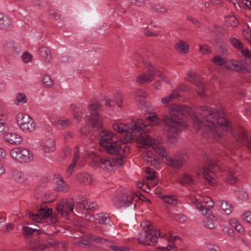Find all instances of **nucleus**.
<instances>
[{"instance_id": "nucleus-47", "label": "nucleus", "mask_w": 251, "mask_h": 251, "mask_svg": "<svg viewBox=\"0 0 251 251\" xmlns=\"http://www.w3.org/2000/svg\"><path fill=\"white\" fill-rule=\"evenodd\" d=\"M230 42L234 48L238 49L239 50L243 49V44L240 40L236 39V38H231L230 39Z\"/></svg>"}, {"instance_id": "nucleus-10", "label": "nucleus", "mask_w": 251, "mask_h": 251, "mask_svg": "<svg viewBox=\"0 0 251 251\" xmlns=\"http://www.w3.org/2000/svg\"><path fill=\"white\" fill-rule=\"evenodd\" d=\"M123 164V158L121 157H117L112 160L105 158L100 159L99 166L100 168L107 172L114 171L118 167L122 166Z\"/></svg>"}, {"instance_id": "nucleus-41", "label": "nucleus", "mask_w": 251, "mask_h": 251, "mask_svg": "<svg viewBox=\"0 0 251 251\" xmlns=\"http://www.w3.org/2000/svg\"><path fill=\"white\" fill-rule=\"evenodd\" d=\"M89 239L91 241L95 242L98 243L105 244L106 245L108 243V242L110 241L108 240L105 239L103 238L100 237L98 236H97L93 234L89 235Z\"/></svg>"}, {"instance_id": "nucleus-46", "label": "nucleus", "mask_w": 251, "mask_h": 251, "mask_svg": "<svg viewBox=\"0 0 251 251\" xmlns=\"http://www.w3.org/2000/svg\"><path fill=\"white\" fill-rule=\"evenodd\" d=\"M9 128L7 124L3 119H0V134L5 135L8 131Z\"/></svg>"}, {"instance_id": "nucleus-1", "label": "nucleus", "mask_w": 251, "mask_h": 251, "mask_svg": "<svg viewBox=\"0 0 251 251\" xmlns=\"http://www.w3.org/2000/svg\"><path fill=\"white\" fill-rule=\"evenodd\" d=\"M146 118L150 121V124L146 123L142 119L132 121L129 125L117 122L113 125V129L121 133L126 132L127 141L136 140L139 146L145 149L151 148L157 155L164 161L168 157L166 150L155 139L148 135L147 132H151L153 127L151 125H158L160 119L154 113H149Z\"/></svg>"}, {"instance_id": "nucleus-39", "label": "nucleus", "mask_w": 251, "mask_h": 251, "mask_svg": "<svg viewBox=\"0 0 251 251\" xmlns=\"http://www.w3.org/2000/svg\"><path fill=\"white\" fill-rule=\"evenodd\" d=\"M106 246L114 251H129V249L127 247L119 246L113 244L110 241L106 244Z\"/></svg>"}, {"instance_id": "nucleus-6", "label": "nucleus", "mask_w": 251, "mask_h": 251, "mask_svg": "<svg viewBox=\"0 0 251 251\" xmlns=\"http://www.w3.org/2000/svg\"><path fill=\"white\" fill-rule=\"evenodd\" d=\"M79 153L81 154L84 157H93L96 156L94 149H90L89 146L81 145L80 147H76L73 161L68 167L67 173H72V171L75 170V167L81 168L85 163L84 161H80Z\"/></svg>"}, {"instance_id": "nucleus-21", "label": "nucleus", "mask_w": 251, "mask_h": 251, "mask_svg": "<svg viewBox=\"0 0 251 251\" xmlns=\"http://www.w3.org/2000/svg\"><path fill=\"white\" fill-rule=\"evenodd\" d=\"M143 159L144 162L148 165L154 167L157 170L160 168V165L159 161L155 158L154 154L151 150L147 151L144 153Z\"/></svg>"}, {"instance_id": "nucleus-54", "label": "nucleus", "mask_w": 251, "mask_h": 251, "mask_svg": "<svg viewBox=\"0 0 251 251\" xmlns=\"http://www.w3.org/2000/svg\"><path fill=\"white\" fill-rule=\"evenodd\" d=\"M241 53L246 59L251 61V51L248 49H242L241 50Z\"/></svg>"}, {"instance_id": "nucleus-25", "label": "nucleus", "mask_w": 251, "mask_h": 251, "mask_svg": "<svg viewBox=\"0 0 251 251\" xmlns=\"http://www.w3.org/2000/svg\"><path fill=\"white\" fill-rule=\"evenodd\" d=\"M50 120L52 124L59 126L62 128L68 127L71 125V121L69 119L63 118L57 119L53 115L50 116Z\"/></svg>"}, {"instance_id": "nucleus-44", "label": "nucleus", "mask_w": 251, "mask_h": 251, "mask_svg": "<svg viewBox=\"0 0 251 251\" xmlns=\"http://www.w3.org/2000/svg\"><path fill=\"white\" fill-rule=\"evenodd\" d=\"M71 107L72 110L74 111V118L77 123H79L80 121L82 116V112L78 110V109H76V107L75 105H71Z\"/></svg>"}, {"instance_id": "nucleus-56", "label": "nucleus", "mask_w": 251, "mask_h": 251, "mask_svg": "<svg viewBox=\"0 0 251 251\" xmlns=\"http://www.w3.org/2000/svg\"><path fill=\"white\" fill-rule=\"evenodd\" d=\"M153 8L154 10L160 13H165L167 11V8L161 4L155 5Z\"/></svg>"}, {"instance_id": "nucleus-42", "label": "nucleus", "mask_w": 251, "mask_h": 251, "mask_svg": "<svg viewBox=\"0 0 251 251\" xmlns=\"http://www.w3.org/2000/svg\"><path fill=\"white\" fill-rule=\"evenodd\" d=\"M40 53L41 55L46 58V61L50 62L51 59L50 50L47 47L41 48L40 50Z\"/></svg>"}, {"instance_id": "nucleus-63", "label": "nucleus", "mask_w": 251, "mask_h": 251, "mask_svg": "<svg viewBox=\"0 0 251 251\" xmlns=\"http://www.w3.org/2000/svg\"><path fill=\"white\" fill-rule=\"evenodd\" d=\"M206 248L210 251H219L220 248L215 245L211 243H207L206 244Z\"/></svg>"}, {"instance_id": "nucleus-36", "label": "nucleus", "mask_w": 251, "mask_h": 251, "mask_svg": "<svg viewBox=\"0 0 251 251\" xmlns=\"http://www.w3.org/2000/svg\"><path fill=\"white\" fill-rule=\"evenodd\" d=\"M225 22L227 26H236L238 25V20L235 16L229 15L225 17Z\"/></svg>"}, {"instance_id": "nucleus-55", "label": "nucleus", "mask_w": 251, "mask_h": 251, "mask_svg": "<svg viewBox=\"0 0 251 251\" xmlns=\"http://www.w3.org/2000/svg\"><path fill=\"white\" fill-rule=\"evenodd\" d=\"M54 200V198L53 196H50L49 194L45 193L42 198V201L44 203H48L53 201Z\"/></svg>"}, {"instance_id": "nucleus-17", "label": "nucleus", "mask_w": 251, "mask_h": 251, "mask_svg": "<svg viewBox=\"0 0 251 251\" xmlns=\"http://www.w3.org/2000/svg\"><path fill=\"white\" fill-rule=\"evenodd\" d=\"M98 139L100 145L104 147L114 141H118V137L110 131L103 130L98 135Z\"/></svg>"}, {"instance_id": "nucleus-11", "label": "nucleus", "mask_w": 251, "mask_h": 251, "mask_svg": "<svg viewBox=\"0 0 251 251\" xmlns=\"http://www.w3.org/2000/svg\"><path fill=\"white\" fill-rule=\"evenodd\" d=\"M12 157L20 162L28 163L33 160V155L30 151L25 148H16L11 151Z\"/></svg>"}, {"instance_id": "nucleus-22", "label": "nucleus", "mask_w": 251, "mask_h": 251, "mask_svg": "<svg viewBox=\"0 0 251 251\" xmlns=\"http://www.w3.org/2000/svg\"><path fill=\"white\" fill-rule=\"evenodd\" d=\"M149 70L146 72L137 79V82L139 84H143L151 81L155 75V69L151 65H150Z\"/></svg>"}, {"instance_id": "nucleus-43", "label": "nucleus", "mask_w": 251, "mask_h": 251, "mask_svg": "<svg viewBox=\"0 0 251 251\" xmlns=\"http://www.w3.org/2000/svg\"><path fill=\"white\" fill-rule=\"evenodd\" d=\"M237 197L242 201H246L249 198L248 194L243 189H238L235 191Z\"/></svg>"}, {"instance_id": "nucleus-38", "label": "nucleus", "mask_w": 251, "mask_h": 251, "mask_svg": "<svg viewBox=\"0 0 251 251\" xmlns=\"http://www.w3.org/2000/svg\"><path fill=\"white\" fill-rule=\"evenodd\" d=\"M180 97V95L176 91H174L169 96L166 98L161 99V102L167 104L171 101L173 100L177 99Z\"/></svg>"}, {"instance_id": "nucleus-28", "label": "nucleus", "mask_w": 251, "mask_h": 251, "mask_svg": "<svg viewBox=\"0 0 251 251\" xmlns=\"http://www.w3.org/2000/svg\"><path fill=\"white\" fill-rule=\"evenodd\" d=\"M28 247L32 251H48L49 250L48 245L41 244L34 241H30Z\"/></svg>"}, {"instance_id": "nucleus-62", "label": "nucleus", "mask_w": 251, "mask_h": 251, "mask_svg": "<svg viewBox=\"0 0 251 251\" xmlns=\"http://www.w3.org/2000/svg\"><path fill=\"white\" fill-rule=\"evenodd\" d=\"M177 91L179 92H185L189 90V88L184 84H179L176 88Z\"/></svg>"}, {"instance_id": "nucleus-24", "label": "nucleus", "mask_w": 251, "mask_h": 251, "mask_svg": "<svg viewBox=\"0 0 251 251\" xmlns=\"http://www.w3.org/2000/svg\"><path fill=\"white\" fill-rule=\"evenodd\" d=\"M53 181L58 191L67 192L69 190L68 185L63 180L60 174H54Z\"/></svg>"}, {"instance_id": "nucleus-60", "label": "nucleus", "mask_w": 251, "mask_h": 251, "mask_svg": "<svg viewBox=\"0 0 251 251\" xmlns=\"http://www.w3.org/2000/svg\"><path fill=\"white\" fill-rule=\"evenodd\" d=\"M43 82L46 86L49 87L52 85L53 81L49 75H46L43 78Z\"/></svg>"}, {"instance_id": "nucleus-51", "label": "nucleus", "mask_w": 251, "mask_h": 251, "mask_svg": "<svg viewBox=\"0 0 251 251\" xmlns=\"http://www.w3.org/2000/svg\"><path fill=\"white\" fill-rule=\"evenodd\" d=\"M3 21L6 22V25L9 22V17L2 13H0V27H4V25L1 23Z\"/></svg>"}, {"instance_id": "nucleus-32", "label": "nucleus", "mask_w": 251, "mask_h": 251, "mask_svg": "<svg viewBox=\"0 0 251 251\" xmlns=\"http://www.w3.org/2000/svg\"><path fill=\"white\" fill-rule=\"evenodd\" d=\"M76 177L79 182L85 185L90 184L92 180L90 174H77Z\"/></svg>"}, {"instance_id": "nucleus-5", "label": "nucleus", "mask_w": 251, "mask_h": 251, "mask_svg": "<svg viewBox=\"0 0 251 251\" xmlns=\"http://www.w3.org/2000/svg\"><path fill=\"white\" fill-rule=\"evenodd\" d=\"M101 105L100 101L95 99L91 100V103L88 106L90 116H87L85 119L86 125L81 128V132L87 134L90 132L91 128H100L102 126L101 121L99 116V110Z\"/></svg>"}, {"instance_id": "nucleus-34", "label": "nucleus", "mask_w": 251, "mask_h": 251, "mask_svg": "<svg viewBox=\"0 0 251 251\" xmlns=\"http://www.w3.org/2000/svg\"><path fill=\"white\" fill-rule=\"evenodd\" d=\"M191 202L195 205L196 207L200 211H201L203 215H205L208 213V211L209 210V208H206L205 206L201 205L199 202L198 201L197 199L193 197H191Z\"/></svg>"}, {"instance_id": "nucleus-13", "label": "nucleus", "mask_w": 251, "mask_h": 251, "mask_svg": "<svg viewBox=\"0 0 251 251\" xmlns=\"http://www.w3.org/2000/svg\"><path fill=\"white\" fill-rule=\"evenodd\" d=\"M74 201L71 199H62L56 205V210L59 214L66 219L69 218V214L73 212Z\"/></svg>"}, {"instance_id": "nucleus-2", "label": "nucleus", "mask_w": 251, "mask_h": 251, "mask_svg": "<svg viewBox=\"0 0 251 251\" xmlns=\"http://www.w3.org/2000/svg\"><path fill=\"white\" fill-rule=\"evenodd\" d=\"M200 110L203 120L201 121L195 116L194 122L198 134L201 138L208 142L218 141L219 138L224 137L225 130H231L228 121L224 117L223 109L215 111L206 106H201Z\"/></svg>"}, {"instance_id": "nucleus-29", "label": "nucleus", "mask_w": 251, "mask_h": 251, "mask_svg": "<svg viewBox=\"0 0 251 251\" xmlns=\"http://www.w3.org/2000/svg\"><path fill=\"white\" fill-rule=\"evenodd\" d=\"M42 150L48 153L52 151L55 146L54 141L51 138H48L43 140L41 144Z\"/></svg>"}, {"instance_id": "nucleus-59", "label": "nucleus", "mask_w": 251, "mask_h": 251, "mask_svg": "<svg viewBox=\"0 0 251 251\" xmlns=\"http://www.w3.org/2000/svg\"><path fill=\"white\" fill-rule=\"evenodd\" d=\"M74 137V134L71 131H67V132H65L64 134V139L65 142H66L70 140Z\"/></svg>"}, {"instance_id": "nucleus-30", "label": "nucleus", "mask_w": 251, "mask_h": 251, "mask_svg": "<svg viewBox=\"0 0 251 251\" xmlns=\"http://www.w3.org/2000/svg\"><path fill=\"white\" fill-rule=\"evenodd\" d=\"M95 219L100 224L111 226V220L107 213H99L96 215Z\"/></svg>"}, {"instance_id": "nucleus-61", "label": "nucleus", "mask_w": 251, "mask_h": 251, "mask_svg": "<svg viewBox=\"0 0 251 251\" xmlns=\"http://www.w3.org/2000/svg\"><path fill=\"white\" fill-rule=\"evenodd\" d=\"M161 251H176V247L169 244L166 247H161Z\"/></svg>"}, {"instance_id": "nucleus-15", "label": "nucleus", "mask_w": 251, "mask_h": 251, "mask_svg": "<svg viewBox=\"0 0 251 251\" xmlns=\"http://www.w3.org/2000/svg\"><path fill=\"white\" fill-rule=\"evenodd\" d=\"M185 79L187 81H190L200 86L201 90L198 91V94L201 98H204L205 96L206 95L205 87L202 83V80L195 72L192 70L188 71Z\"/></svg>"}, {"instance_id": "nucleus-3", "label": "nucleus", "mask_w": 251, "mask_h": 251, "mask_svg": "<svg viewBox=\"0 0 251 251\" xmlns=\"http://www.w3.org/2000/svg\"><path fill=\"white\" fill-rule=\"evenodd\" d=\"M168 113L169 115L163 116L162 122L165 131L175 134L168 137L169 143L174 147L181 142V136L178 133L187 126V124L181 119L184 117L191 116L193 110L188 106L172 104L169 106Z\"/></svg>"}, {"instance_id": "nucleus-37", "label": "nucleus", "mask_w": 251, "mask_h": 251, "mask_svg": "<svg viewBox=\"0 0 251 251\" xmlns=\"http://www.w3.org/2000/svg\"><path fill=\"white\" fill-rule=\"evenodd\" d=\"M193 182V178L189 174H183L181 178L179 179V182L182 185L191 184Z\"/></svg>"}, {"instance_id": "nucleus-18", "label": "nucleus", "mask_w": 251, "mask_h": 251, "mask_svg": "<svg viewBox=\"0 0 251 251\" xmlns=\"http://www.w3.org/2000/svg\"><path fill=\"white\" fill-rule=\"evenodd\" d=\"M52 211V210L50 208H42L36 214L28 212L26 215L30 219L36 222L40 223L42 219L49 217L51 215Z\"/></svg>"}, {"instance_id": "nucleus-64", "label": "nucleus", "mask_w": 251, "mask_h": 251, "mask_svg": "<svg viewBox=\"0 0 251 251\" xmlns=\"http://www.w3.org/2000/svg\"><path fill=\"white\" fill-rule=\"evenodd\" d=\"M243 218L247 222L251 224V212L247 211L243 213Z\"/></svg>"}, {"instance_id": "nucleus-35", "label": "nucleus", "mask_w": 251, "mask_h": 251, "mask_svg": "<svg viewBox=\"0 0 251 251\" xmlns=\"http://www.w3.org/2000/svg\"><path fill=\"white\" fill-rule=\"evenodd\" d=\"M14 101L15 104L18 105L24 104L27 101L26 96L23 93H18L16 95Z\"/></svg>"}, {"instance_id": "nucleus-14", "label": "nucleus", "mask_w": 251, "mask_h": 251, "mask_svg": "<svg viewBox=\"0 0 251 251\" xmlns=\"http://www.w3.org/2000/svg\"><path fill=\"white\" fill-rule=\"evenodd\" d=\"M104 148L108 153L114 155L119 154L121 152L122 149L123 152L126 155L128 153L130 150V148L128 145L122 144L118 140L112 142Z\"/></svg>"}, {"instance_id": "nucleus-9", "label": "nucleus", "mask_w": 251, "mask_h": 251, "mask_svg": "<svg viewBox=\"0 0 251 251\" xmlns=\"http://www.w3.org/2000/svg\"><path fill=\"white\" fill-rule=\"evenodd\" d=\"M188 155L185 151H181L173 155L168 156L164 162L166 164L172 168L178 169L180 168L186 162L188 159Z\"/></svg>"}, {"instance_id": "nucleus-7", "label": "nucleus", "mask_w": 251, "mask_h": 251, "mask_svg": "<svg viewBox=\"0 0 251 251\" xmlns=\"http://www.w3.org/2000/svg\"><path fill=\"white\" fill-rule=\"evenodd\" d=\"M117 194L113 201L118 208H126L132 205L135 206V198L137 195L134 192L128 191L125 194L124 190L121 189Z\"/></svg>"}, {"instance_id": "nucleus-57", "label": "nucleus", "mask_w": 251, "mask_h": 251, "mask_svg": "<svg viewBox=\"0 0 251 251\" xmlns=\"http://www.w3.org/2000/svg\"><path fill=\"white\" fill-rule=\"evenodd\" d=\"M200 51L202 54H207L210 51V48L207 45H200Z\"/></svg>"}, {"instance_id": "nucleus-16", "label": "nucleus", "mask_w": 251, "mask_h": 251, "mask_svg": "<svg viewBox=\"0 0 251 251\" xmlns=\"http://www.w3.org/2000/svg\"><path fill=\"white\" fill-rule=\"evenodd\" d=\"M98 139L100 145L104 147L114 141H118V137L110 131L103 130L98 135Z\"/></svg>"}, {"instance_id": "nucleus-23", "label": "nucleus", "mask_w": 251, "mask_h": 251, "mask_svg": "<svg viewBox=\"0 0 251 251\" xmlns=\"http://www.w3.org/2000/svg\"><path fill=\"white\" fill-rule=\"evenodd\" d=\"M235 139L238 142H241L247 145L251 152V135L243 130L237 135H234Z\"/></svg>"}, {"instance_id": "nucleus-52", "label": "nucleus", "mask_w": 251, "mask_h": 251, "mask_svg": "<svg viewBox=\"0 0 251 251\" xmlns=\"http://www.w3.org/2000/svg\"><path fill=\"white\" fill-rule=\"evenodd\" d=\"M13 177L18 182L23 183L25 181V178L24 174H14Z\"/></svg>"}, {"instance_id": "nucleus-31", "label": "nucleus", "mask_w": 251, "mask_h": 251, "mask_svg": "<svg viewBox=\"0 0 251 251\" xmlns=\"http://www.w3.org/2000/svg\"><path fill=\"white\" fill-rule=\"evenodd\" d=\"M22 230L23 235L25 236H30L32 235H38L42 232V231L40 229H37L25 226H23Z\"/></svg>"}, {"instance_id": "nucleus-58", "label": "nucleus", "mask_w": 251, "mask_h": 251, "mask_svg": "<svg viewBox=\"0 0 251 251\" xmlns=\"http://www.w3.org/2000/svg\"><path fill=\"white\" fill-rule=\"evenodd\" d=\"M243 34L245 38L249 42H251V31L250 29H244Z\"/></svg>"}, {"instance_id": "nucleus-45", "label": "nucleus", "mask_w": 251, "mask_h": 251, "mask_svg": "<svg viewBox=\"0 0 251 251\" xmlns=\"http://www.w3.org/2000/svg\"><path fill=\"white\" fill-rule=\"evenodd\" d=\"M213 62L216 65L222 66L226 63V59L225 58L217 55L214 57Z\"/></svg>"}, {"instance_id": "nucleus-4", "label": "nucleus", "mask_w": 251, "mask_h": 251, "mask_svg": "<svg viewBox=\"0 0 251 251\" xmlns=\"http://www.w3.org/2000/svg\"><path fill=\"white\" fill-rule=\"evenodd\" d=\"M146 225L147 227L138 235L139 242L144 245H154L157 242L158 238L164 239L171 243H173L177 238H178L177 236H173L171 233H169V235L163 234L160 230H152L149 225Z\"/></svg>"}, {"instance_id": "nucleus-8", "label": "nucleus", "mask_w": 251, "mask_h": 251, "mask_svg": "<svg viewBox=\"0 0 251 251\" xmlns=\"http://www.w3.org/2000/svg\"><path fill=\"white\" fill-rule=\"evenodd\" d=\"M201 157L200 164L195 167L196 170L194 173H216L217 170L220 168L219 164H216L215 160L206 152H202Z\"/></svg>"}, {"instance_id": "nucleus-48", "label": "nucleus", "mask_w": 251, "mask_h": 251, "mask_svg": "<svg viewBox=\"0 0 251 251\" xmlns=\"http://www.w3.org/2000/svg\"><path fill=\"white\" fill-rule=\"evenodd\" d=\"M203 177L207 180V181L211 185H213L216 183V179L214 176L215 174H212V175H210V174H202Z\"/></svg>"}, {"instance_id": "nucleus-33", "label": "nucleus", "mask_w": 251, "mask_h": 251, "mask_svg": "<svg viewBox=\"0 0 251 251\" xmlns=\"http://www.w3.org/2000/svg\"><path fill=\"white\" fill-rule=\"evenodd\" d=\"M176 50L180 53L185 54L189 51V45L185 42L180 40L175 46Z\"/></svg>"}, {"instance_id": "nucleus-20", "label": "nucleus", "mask_w": 251, "mask_h": 251, "mask_svg": "<svg viewBox=\"0 0 251 251\" xmlns=\"http://www.w3.org/2000/svg\"><path fill=\"white\" fill-rule=\"evenodd\" d=\"M230 68L235 72L246 74L249 72L246 63L241 60L231 59L230 61Z\"/></svg>"}, {"instance_id": "nucleus-50", "label": "nucleus", "mask_w": 251, "mask_h": 251, "mask_svg": "<svg viewBox=\"0 0 251 251\" xmlns=\"http://www.w3.org/2000/svg\"><path fill=\"white\" fill-rule=\"evenodd\" d=\"M235 174H227L226 176V182L230 184H233L237 181V177Z\"/></svg>"}, {"instance_id": "nucleus-26", "label": "nucleus", "mask_w": 251, "mask_h": 251, "mask_svg": "<svg viewBox=\"0 0 251 251\" xmlns=\"http://www.w3.org/2000/svg\"><path fill=\"white\" fill-rule=\"evenodd\" d=\"M5 135V141L10 144L17 145L20 144L22 141V137L17 133H11Z\"/></svg>"}, {"instance_id": "nucleus-12", "label": "nucleus", "mask_w": 251, "mask_h": 251, "mask_svg": "<svg viewBox=\"0 0 251 251\" xmlns=\"http://www.w3.org/2000/svg\"><path fill=\"white\" fill-rule=\"evenodd\" d=\"M17 123L20 128L26 132H32L35 128L33 119L27 114H19L17 115Z\"/></svg>"}, {"instance_id": "nucleus-19", "label": "nucleus", "mask_w": 251, "mask_h": 251, "mask_svg": "<svg viewBox=\"0 0 251 251\" xmlns=\"http://www.w3.org/2000/svg\"><path fill=\"white\" fill-rule=\"evenodd\" d=\"M113 97L114 100H112L107 96H104L102 100L104 105L107 107H113L115 105H117L119 107H121L123 102L121 93L120 92L117 91L114 93Z\"/></svg>"}, {"instance_id": "nucleus-53", "label": "nucleus", "mask_w": 251, "mask_h": 251, "mask_svg": "<svg viewBox=\"0 0 251 251\" xmlns=\"http://www.w3.org/2000/svg\"><path fill=\"white\" fill-rule=\"evenodd\" d=\"M32 55L27 52H25L22 55L23 61L25 63L29 62L32 60Z\"/></svg>"}, {"instance_id": "nucleus-27", "label": "nucleus", "mask_w": 251, "mask_h": 251, "mask_svg": "<svg viewBox=\"0 0 251 251\" xmlns=\"http://www.w3.org/2000/svg\"><path fill=\"white\" fill-rule=\"evenodd\" d=\"M217 205L220 208V210L221 213L229 215L232 212V205L227 201H217Z\"/></svg>"}, {"instance_id": "nucleus-40", "label": "nucleus", "mask_w": 251, "mask_h": 251, "mask_svg": "<svg viewBox=\"0 0 251 251\" xmlns=\"http://www.w3.org/2000/svg\"><path fill=\"white\" fill-rule=\"evenodd\" d=\"M162 199L165 202L173 205L179 203V201L172 196L164 195L162 196Z\"/></svg>"}, {"instance_id": "nucleus-49", "label": "nucleus", "mask_w": 251, "mask_h": 251, "mask_svg": "<svg viewBox=\"0 0 251 251\" xmlns=\"http://www.w3.org/2000/svg\"><path fill=\"white\" fill-rule=\"evenodd\" d=\"M203 224L204 226L209 229H214L216 227L215 224L214 222L207 217H205L203 220Z\"/></svg>"}]
</instances>
